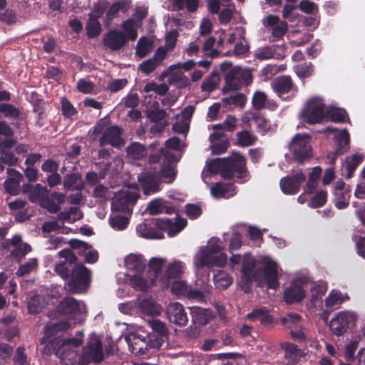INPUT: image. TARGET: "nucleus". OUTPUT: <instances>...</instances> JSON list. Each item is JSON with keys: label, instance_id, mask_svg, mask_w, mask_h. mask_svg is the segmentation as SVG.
I'll return each instance as SVG.
<instances>
[{"label": "nucleus", "instance_id": "nucleus-12", "mask_svg": "<svg viewBox=\"0 0 365 365\" xmlns=\"http://www.w3.org/2000/svg\"><path fill=\"white\" fill-rule=\"evenodd\" d=\"M356 320V315L349 312H341L329 323L330 329L336 336L343 335Z\"/></svg>", "mask_w": 365, "mask_h": 365}, {"label": "nucleus", "instance_id": "nucleus-50", "mask_svg": "<svg viewBox=\"0 0 365 365\" xmlns=\"http://www.w3.org/2000/svg\"><path fill=\"white\" fill-rule=\"evenodd\" d=\"M268 102L267 96L264 92L256 91L252 97V103L253 108L256 110H261L266 108Z\"/></svg>", "mask_w": 365, "mask_h": 365}, {"label": "nucleus", "instance_id": "nucleus-8", "mask_svg": "<svg viewBox=\"0 0 365 365\" xmlns=\"http://www.w3.org/2000/svg\"><path fill=\"white\" fill-rule=\"evenodd\" d=\"M81 365H88L91 362H101L103 359V346L101 339L96 334H91L86 345L83 347Z\"/></svg>", "mask_w": 365, "mask_h": 365}, {"label": "nucleus", "instance_id": "nucleus-38", "mask_svg": "<svg viewBox=\"0 0 365 365\" xmlns=\"http://www.w3.org/2000/svg\"><path fill=\"white\" fill-rule=\"evenodd\" d=\"M363 160L364 156L357 153L346 158V179L352 178L356 168L362 163Z\"/></svg>", "mask_w": 365, "mask_h": 365}, {"label": "nucleus", "instance_id": "nucleus-60", "mask_svg": "<svg viewBox=\"0 0 365 365\" xmlns=\"http://www.w3.org/2000/svg\"><path fill=\"white\" fill-rule=\"evenodd\" d=\"M346 115V111L341 108H333L328 111V115L335 123H344Z\"/></svg>", "mask_w": 365, "mask_h": 365}, {"label": "nucleus", "instance_id": "nucleus-3", "mask_svg": "<svg viewBox=\"0 0 365 365\" xmlns=\"http://www.w3.org/2000/svg\"><path fill=\"white\" fill-rule=\"evenodd\" d=\"M91 133L93 140L97 135L101 134L98 139L101 147L110 145L115 148H120L125 144V140L123 138V128L118 125L107 126L103 120L95 125Z\"/></svg>", "mask_w": 365, "mask_h": 365}, {"label": "nucleus", "instance_id": "nucleus-16", "mask_svg": "<svg viewBox=\"0 0 365 365\" xmlns=\"http://www.w3.org/2000/svg\"><path fill=\"white\" fill-rule=\"evenodd\" d=\"M259 279L263 278L268 289H277L279 287L277 263L272 260L266 262L263 268H259Z\"/></svg>", "mask_w": 365, "mask_h": 365}, {"label": "nucleus", "instance_id": "nucleus-58", "mask_svg": "<svg viewBox=\"0 0 365 365\" xmlns=\"http://www.w3.org/2000/svg\"><path fill=\"white\" fill-rule=\"evenodd\" d=\"M38 265L37 260L36 259H30L24 264H21L17 270L16 274L20 277H24L29 274L32 270H34Z\"/></svg>", "mask_w": 365, "mask_h": 365}, {"label": "nucleus", "instance_id": "nucleus-63", "mask_svg": "<svg viewBox=\"0 0 365 365\" xmlns=\"http://www.w3.org/2000/svg\"><path fill=\"white\" fill-rule=\"evenodd\" d=\"M189 285L184 281H175L171 286V291L173 294L179 296H185Z\"/></svg>", "mask_w": 365, "mask_h": 365}, {"label": "nucleus", "instance_id": "nucleus-37", "mask_svg": "<svg viewBox=\"0 0 365 365\" xmlns=\"http://www.w3.org/2000/svg\"><path fill=\"white\" fill-rule=\"evenodd\" d=\"M215 44L216 38L214 36H210L205 40L202 46V51L204 52L205 56L209 57L211 59H214L220 56V51L217 47H214Z\"/></svg>", "mask_w": 365, "mask_h": 365}, {"label": "nucleus", "instance_id": "nucleus-31", "mask_svg": "<svg viewBox=\"0 0 365 365\" xmlns=\"http://www.w3.org/2000/svg\"><path fill=\"white\" fill-rule=\"evenodd\" d=\"M83 183L81 175L78 173L67 174L64 177L63 187L68 190H81L83 189Z\"/></svg>", "mask_w": 365, "mask_h": 365}, {"label": "nucleus", "instance_id": "nucleus-42", "mask_svg": "<svg viewBox=\"0 0 365 365\" xmlns=\"http://www.w3.org/2000/svg\"><path fill=\"white\" fill-rule=\"evenodd\" d=\"M236 127L237 118L235 115H228L222 123L214 125L213 129L232 132L235 130Z\"/></svg>", "mask_w": 365, "mask_h": 365}, {"label": "nucleus", "instance_id": "nucleus-62", "mask_svg": "<svg viewBox=\"0 0 365 365\" xmlns=\"http://www.w3.org/2000/svg\"><path fill=\"white\" fill-rule=\"evenodd\" d=\"M158 66V63L153 58H150L142 62L139 65V70L141 72L149 75L153 72Z\"/></svg>", "mask_w": 365, "mask_h": 365}, {"label": "nucleus", "instance_id": "nucleus-6", "mask_svg": "<svg viewBox=\"0 0 365 365\" xmlns=\"http://www.w3.org/2000/svg\"><path fill=\"white\" fill-rule=\"evenodd\" d=\"M310 137L307 134H296L289 145V149L294 160L303 163L312 155Z\"/></svg>", "mask_w": 365, "mask_h": 365}, {"label": "nucleus", "instance_id": "nucleus-19", "mask_svg": "<svg viewBox=\"0 0 365 365\" xmlns=\"http://www.w3.org/2000/svg\"><path fill=\"white\" fill-rule=\"evenodd\" d=\"M305 296L306 292L301 282L298 280H294L284 290L283 299L286 304H292L302 302Z\"/></svg>", "mask_w": 365, "mask_h": 365}, {"label": "nucleus", "instance_id": "nucleus-30", "mask_svg": "<svg viewBox=\"0 0 365 365\" xmlns=\"http://www.w3.org/2000/svg\"><path fill=\"white\" fill-rule=\"evenodd\" d=\"M213 256L202 247L194 257V263L197 268L200 269L205 267H212Z\"/></svg>", "mask_w": 365, "mask_h": 365}, {"label": "nucleus", "instance_id": "nucleus-35", "mask_svg": "<svg viewBox=\"0 0 365 365\" xmlns=\"http://www.w3.org/2000/svg\"><path fill=\"white\" fill-rule=\"evenodd\" d=\"M165 259L162 258L153 257L149 262L148 272L150 274L151 282L153 283L162 272Z\"/></svg>", "mask_w": 365, "mask_h": 365}, {"label": "nucleus", "instance_id": "nucleus-36", "mask_svg": "<svg viewBox=\"0 0 365 365\" xmlns=\"http://www.w3.org/2000/svg\"><path fill=\"white\" fill-rule=\"evenodd\" d=\"M86 34L90 38H94L100 35L101 26L94 14H89V19L86 24Z\"/></svg>", "mask_w": 365, "mask_h": 365}, {"label": "nucleus", "instance_id": "nucleus-13", "mask_svg": "<svg viewBox=\"0 0 365 365\" xmlns=\"http://www.w3.org/2000/svg\"><path fill=\"white\" fill-rule=\"evenodd\" d=\"M138 180L146 195L156 193L160 190L161 180L155 171L143 172L138 175Z\"/></svg>", "mask_w": 365, "mask_h": 365}, {"label": "nucleus", "instance_id": "nucleus-11", "mask_svg": "<svg viewBox=\"0 0 365 365\" xmlns=\"http://www.w3.org/2000/svg\"><path fill=\"white\" fill-rule=\"evenodd\" d=\"M90 277L89 270L83 264L74 265L71 270V279L68 283L70 290L74 293L79 292L82 287L89 282Z\"/></svg>", "mask_w": 365, "mask_h": 365}, {"label": "nucleus", "instance_id": "nucleus-21", "mask_svg": "<svg viewBox=\"0 0 365 365\" xmlns=\"http://www.w3.org/2000/svg\"><path fill=\"white\" fill-rule=\"evenodd\" d=\"M167 315L170 322L180 327L185 326L188 317L184 307L178 303H170L167 308Z\"/></svg>", "mask_w": 365, "mask_h": 365}, {"label": "nucleus", "instance_id": "nucleus-15", "mask_svg": "<svg viewBox=\"0 0 365 365\" xmlns=\"http://www.w3.org/2000/svg\"><path fill=\"white\" fill-rule=\"evenodd\" d=\"M128 38L125 34L118 29H113L107 32L103 38V44L110 51H116L126 46Z\"/></svg>", "mask_w": 365, "mask_h": 365}, {"label": "nucleus", "instance_id": "nucleus-20", "mask_svg": "<svg viewBox=\"0 0 365 365\" xmlns=\"http://www.w3.org/2000/svg\"><path fill=\"white\" fill-rule=\"evenodd\" d=\"M6 173L8 177L4 182L5 192L11 195H17L21 191L20 183L23 181L24 176L13 168H8Z\"/></svg>", "mask_w": 365, "mask_h": 365}, {"label": "nucleus", "instance_id": "nucleus-61", "mask_svg": "<svg viewBox=\"0 0 365 365\" xmlns=\"http://www.w3.org/2000/svg\"><path fill=\"white\" fill-rule=\"evenodd\" d=\"M272 50V46L259 48L255 51V58L260 61L273 58Z\"/></svg>", "mask_w": 365, "mask_h": 365}, {"label": "nucleus", "instance_id": "nucleus-34", "mask_svg": "<svg viewBox=\"0 0 365 365\" xmlns=\"http://www.w3.org/2000/svg\"><path fill=\"white\" fill-rule=\"evenodd\" d=\"M236 137V145L242 148L254 145L257 141V137L247 130L237 132Z\"/></svg>", "mask_w": 365, "mask_h": 365}, {"label": "nucleus", "instance_id": "nucleus-29", "mask_svg": "<svg viewBox=\"0 0 365 365\" xmlns=\"http://www.w3.org/2000/svg\"><path fill=\"white\" fill-rule=\"evenodd\" d=\"M130 0H118L113 2L106 13L107 20L112 21L117 17L119 11L126 13L130 8Z\"/></svg>", "mask_w": 365, "mask_h": 365}, {"label": "nucleus", "instance_id": "nucleus-59", "mask_svg": "<svg viewBox=\"0 0 365 365\" xmlns=\"http://www.w3.org/2000/svg\"><path fill=\"white\" fill-rule=\"evenodd\" d=\"M229 186H232V185H223L220 182H216L215 185L211 187V194L215 198L225 197L228 192Z\"/></svg>", "mask_w": 365, "mask_h": 365}, {"label": "nucleus", "instance_id": "nucleus-40", "mask_svg": "<svg viewBox=\"0 0 365 365\" xmlns=\"http://www.w3.org/2000/svg\"><path fill=\"white\" fill-rule=\"evenodd\" d=\"M220 82V77L217 73L212 72L207 76L201 85V90L205 92H212L217 88Z\"/></svg>", "mask_w": 365, "mask_h": 365}, {"label": "nucleus", "instance_id": "nucleus-48", "mask_svg": "<svg viewBox=\"0 0 365 365\" xmlns=\"http://www.w3.org/2000/svg\"><path fill=\"white\" fill-rule=\"evenodd\" d=\"M225 158H215L207 163V171L212 175L220 173L223 178Z\"/></svg>", "mask_w": 365, "mask_h": 365}, {"label": "nucleus", "instance_id": "nucleus-4", "mask_svg": "<svg viewBox=\"0 0 365 365\" xmlns=\"http://www.w3.org/2000/svg\"><path fill=\"white\" fill-rule=\"evenodd\" d=\"M253 76L250 69H242L235 66L230 70L225 76V86L222 88L223 93L240 90L242 86L252 83Z\"/></svg>", "mask_w": 365, "mask_h": 365}, {"label": "nucleus", "instance_id": "nucleus-44", "mask_svg": "<svg viewBox=\"0 0 365 365\" xmlns=\"http://www.w3.org/2000/svg\"><path fill=\"white\" fill-rule=\"evenodd\" d=\"M327 200V192L325 190H320L311 198L308 203L309 207L312 208H319L323 207Z\"/></svg>", "mask_w": 365, "mask_h": 365}, {"label": "nucleus", "instance_id": "nucleus-41", "mask_svg": "<svg viewBox=\"0 0 365 365\" xmlns=\"http://www.w3.org/2000/svg\"><path fill=\"white\" fill-rule=\"evenodd\" d=\"M123 32L125 34L128 38V41H135L138 37V32L135 28V22L133 19H128L123 21L122 24Z\"/></svg>", "mask_w": 365, "mask_h": 365}, {"label": "nucleus", "instance_id": "nucleus-10", "mask_svg": "<svg viewBox=\"0 0 365 365\" xmlns=\"http://www.w3.org/2000/svg\"><path fill=\"white\" fill-rule=\"evenodd\" d=\"M223 179L231 180L235 175L239 179L246 176V158L241 154L235 155L232 158H225Z\"/></svg>", "mask_w": 365, "mask_h": 365}, {"label": "nucleus", "instance_id": "nucleus-27", "mask_svg": "<svg viewBox=\"0 0 365 365\" xmlns=\"http://www.w3.org/2000/svg\"><path fill=\"white\" fill-rule=\"evenodd\" d=\"M71 327V324L68 322L62 320L59 322H56L54 323L48 324L44 327L45 335L43 337V342L47 341L45 340L46 336L48 338L50 336H54L58 334V332L66 331Z\"/></svg>", "mask_w": 365, "mask_h": 365}, {"label": "nucleus", "instance_id": "nucleus-18", "mask_svg": "<svg viewBox=\"0 0 365 365\" xmlns=\"http://www.w3.org/2000/svg\"><path fill=\"white\" fill-rule=\"evenodd\" d=\"M306 180L302 172L297 173L292 176H286L280 180V187L286 195H295L299 190L301 185Z\"/></svg>", "mask_w": 365, "mask_h": 365}, {"label": "nucleus", "instance_id": "nucleus-7", "mask_svg": "<svg viewBox=\"0 0 365 365\" xmlns=\"http://www.w3.org/2000/svg\"><path fill=\"white\" fill-rule=\"evenodd\" d=\"M256 261L252 258H245L242 264V276L240 281V286L245 293L252 291L254 281L259 280V268L255 269Z\"/></svg>", "mask_w": 365, "mask_h": 365}, {"label": "nucleus", "instance_id": "nucleus-17", "mask_svg": "<svg viewBox=\"0 0 365 365\" xmlns=\"http://www.w3.org/2000/svg\"><path fill=\"white\" fill-rule=\"evenodd\" d=\"M272 87L277 96L282 100H288L293 96L292 91L294 84L289 76H282L277 78L272 83Z\"/></svg>", "mask_w": 365, "mask_h": 365}, {"label": "nucleus", "instance_id": "nucleus-39", "mask_svg": "<svg viewBox=\"0 0 365 365\" xmlns=\"http://www.w3.org/2000/svg\"><path fill=\"white\" fill-rule=\"evenodd\" d=\"M214 282L217 288L227 289L232 283V277L225 271H218L214 274Z\"/></svg>", "mask_w": 365, "mask_h": 365}, {"label": "nucleus", "instance_id": "nucleus-47", "mask_svg": "<svg viewBox=\"0 0 365 365\" xmlns=\"http://www.w3.org/2000/svg\"><path fill=\"white\" fill-rule=\"evenodd\" d=\"M0 112L6 117L11 119H17L20 115V110L10 103H1Z\"/></svg>", "mask_w": 365, "mask_h": 365}, {"label": "nucleus", "instance_id": "nucleus-1", "mask_svg": "<svg viewBox=\"0 0 365 365\" xmlns=\"http://www.w3.org/2000/svg\"><path fill=\"white\" fill-rule=\"evenodd\" d=\"M187 224L185 218L176 217L174 220L168 217L152 219L136 227L139 236L146 239L161 240L164 238L162 231H165L168 237H173L181 232Z\"/></svg>", "mask_w": 365, "mask_h": 365}, {"label": "nucleus", "instance_id": "nucleus-64", "mask_svg": "<svg viewBox=\"0 0 365 365\" xmlns=\"http://www.w3.org/2000/svg\"><path fill=\"white\" fill-rule=\"evenodd\" d=\"M24 351V348L21 346L16 349V352L13 358L14 363L16 365H29L27 356Z\"/></svg>", "mask_w": 365, "mask_h": 365}, {"label": "nucleus", "instance_id": "nucleus-32", "mask_svg": "<svg viewBox=\"0 0 365 365\" xmlns=\"http://www.w3.org/2000/svg\"><path fill=\"white\" fill-rule=\"evenodd\" d=\"M128 156L133 160H141L148 155L146 148L138 142L132 143L126 148Z\"/></svg>", "mask_w": 365, "mask_h": 365}, {"label": "nucleus", "instance_id": "nucleus-56", "mask_svg": "<svg viewBox=\"0 0 365 365\" xmlns=\"http://www.w3.org/2000/svg\"><path fill=\"white\" fill-rule=\"evenodd\" d=\"M335 202L334 205L339 210H342L349 206V198L350 197L349 192H334Z\"/></svg>", "mask_w": 365, "mask_h": 365}, {"label": "nucleus", "instance_id": "nucleus-54", "mask_svg": "<svg viewBox=\"0 0 365 365\" xmlns=\"http://www.w3.org/2000/svg\"><path fill=\"white\" fill-rule=\"evenodd\" d=\"M288 24L286 21H281L279 24L272 28V36L273 39L271 41H276L282 38L287 32Z\"/></svg>", "mask_w": 365, "mask_h": 365}, {"label": "nucleus", "instance_id": "nucleus-51", "mask_svg": "<svg viewBox=\"0 0 365 365\" xmlns=\"http://www.w3.org/2000/svg\"><path fill=\"white\" fill-rule=\"evenodd\" d=\"M129 222L127 217L123 215H114L109 220L110 225L115 230H123L126 228Z\"/></svg>", "mask_w": 365, "mask_h": 365}, {"label": "nucleus", "instance_id": "nucleus-57", "mask_svg": "<svg viewBox=\"0 0 365 365\" xmlns=\"http://www.w3.org/2000/svg\"><path fill=\"white\" fill-rule=\"evenodd\" d=\"M147 118L150 120L151 122L153 123H160L163 122L165 120V117L167 115V113L164 109H154L149 110L146 113Z\"/></svg>", "mask_w": 365, "mask_h": 365}, {"label": "nucleus", "instance_id": "nucleus-53", "mask_svg": "<svg viewBox=\"0 0 365 365\" xmlns=\"http://www.w3.org/2000/svg\"><path fill=\"white\" fill-rule=\"evenodd\" d=\"M55 272L63 279L68 280L71 277V266L66 262H61L56 264L54 268Z\"/></svg>", "mask_w": 365, "mask_h": 365}, {"label": "nucleus", "instance_id": "nucleus-55", "mask_svg": "<svg viewBox=\"0 0 365 365\" xmlns=\"http://www.w3.org/2000/svg\"><path fill=\"white\" fill-rule=\"evenodd\" d=\"M158 174L160 179L163 178L168 182H173L176 178L177 171L173 167L167 165L162 168Z\"/></svg>", "mask_w": 365, "mask_h": 365}, {"label": "nucleus", "instance_id": "nucleus-33", "mask_svg": "<svg viewBox=\"0 0 365 365\" xmlns=\"http://www.w3.org/2000/svg\"><path fill=\"white\" fill-rule=\"evenodd\" d=\"M246 101L247 97L242 93H237L222 99L223 106L227 109H231L232 107L242 108L245 106Z\"/></svg>", "mask_w": 365, "mask_h": 365}, {"label": "nucleus", "instance_id": "nucleus-14", "mask_svg": "<svg viewBox=\"0 0 365 365\" xmlns=\"http://www.w3.org/2000/svg\"><path fill=\"white\" fill-rule=\"evenodd\" d=\"M85 307L71 297H64L56 307L58 313L75 319L84 312Z\"/></svg>", "mask_w": 365, "mask_h": 365}, {"label": "nucleus", "instance_id": "nucleus-52", "mask_svg": "<svg viewBox=\"0 0 365 365\" xmlns=\"http://www.w3.org/2000/svg\"><path fill=\"white\" fill-rule=\"evenodd\" d=\"M327 287L323 284H315L311 288L310 290V302L312 304H315L320 300L322 296L326 293Z\"/></svg>", "mask_w": 365, "mask_h": 365}, {"label": "nucleus", "instance_id": "nucleus-25", "mask_svg": "<svg viewBox=\"0 0 365 365\" xmlns=\"http://www.w3.org/2000/svg\"><path fill=\"white\" fill-rule=\"evenodd\" d=\"M281 347L284 351V357L289 364H297L303 356L302 351L294 344L284 342L281 344Z\"/></svg>", "mask_w": 365, "mask_h": 365}, {"label": "nucleus", "instance_id": "nucleus-9", "mask_svg": "<svg viewBox=\"0 0 365 365\" xmlns=\"http://www.w3.org/2000/svg\"><path fill=\"white\" fill-rule=\"evenodd\" d=\"M139 198L137 190H122L116 192L113 198L111 208L118 212H130Z\"/></svg>", "mask_w": 365, "mask_h": 365}, {"label": "nucleus", "instance_id": "nucleus-26", "mask_svg": "<svg viewBox=\"0 0 365 365\" xmlns=\"http://www.w3.org/2000/svg\"><path fill=\"white\" fill-rule=\"evenodd\" d=\"M142 255H130L125 260V266L129 271L141 274L144 272L146 263Z\"/></svg>", "mask_w": 365, "mask_h": 365}, {"label": "nucleus", "instance_id": "nucleus-28", "mask_svg": "<svg viewBox=\"0 0 365 365\" xmlns=\"http://www.w3.org/2000/svg\"><path fill=\"white\" fill-rule=\"evenodd\" d=\"M336 148L334 151L336 157L344 154L349 149L350 136L346 129L339 132L336 136Z\"/></svg>", "mask_w": 365, "mask_h": 365}, {"label": "nucleus", "instance_id": "nucleus-46", "mask_svg": "<svg viewBox=\"0 0 365 365\" xmlns=\"http://www.w3.org/2000/svg\"><path fill=\"white\" fill-rule=\"evenodd\" d=\"M151 44L147 37H141L137 43L135 53L140 58H144L150 51Z\"/></svg>", "mask_w": 365, "mask_h": 365}, {"label": "nucleus", "instance_id": "nucleus-2", "mask_svg": "<svg viewBox=\"0 0 365 365\" xmlns=\"http://www.w3.org/2000/svg\"><path fill=\"white\" fill-rule=\"evenodd\" d=\"M76 336L63 340L51 339L47 342L44 350L49 354L53 353L63 365H75L79 358L78 348L83 344V333L78 331Z\"/></svg>", "mask_w": 365, "mask_h": 365}, {"label": "nucleus", "instance_id": "nucleus-5", "mask_svg": "<svg viewBox=\"0 0 365 365\" xmlns=\"http://www.w3.org/2000/svg\"><path fill=\"white\" fill-rule=\"evenodd\" d=\"M325 104L324 100L318 96L309 98L301 111L302 119L309 125L322 122L324 118Z\"/></svg>", "mask_w": 365, "mask_h": 365}, {"label": "nucleus", "instance_id": "nucleus-45", "mask_svg": "<svg viewBox=\"0 0 365 365\" xmlns=\"http://www.w3.org/2000/svg\"><path fill=\"white\" fill-rule=\"evenodd\" d=\"M130 284L135 289L142 292H147L150 289L148 280L138 274L133 275L130 277Z\"/></svg>", "mask_w": 365, "mask_h": 365}, {"label": "nucleus", "instance_id": "nucleus-24", "mask_svg": "<svg viewBox=\"0 0 365 365\" xmlns=\"http://www.w3.org/2000/svg\"><path fill=\"white\" fill-rule=\"evenodd\" d=\"M183 269L184 265L181 262L175 261L169 264L161 279L163 284L168 286L171 279L180 278L183 273Z\"/></svg>", "mask_w": 365, "mask_h": 365}, {"label": "nucleus", "instance_id": "nucleus-23", "mask_svg": "<svg viewBox=\"0 0 365 365\" xmlns=\"http://www.w3.org/2000/svg\"><path fill=\"white\" fill-rule=\"evenodd\" d=\"M190 314L192 322L197 326H205L214 318L212 310L199 307L190 308Z\"/></svg>", "mask_w": 365, "mask_h": 365}, {"label": "nucleus", "instance_id": "nucleus-49", "mask_svg": "<svg viewBox=\"0 0 365 365\" xmlns=\"http://www.w3.org/2000/svg\"><path fill=\"white\" fill-rule=\"evenodd\" d=\"M252 119L257 128L262 134H265L270 128L269 120L259 113H254Z\"/></svg>", "mask_w": 365, "mask_h": 365}, {"label": "nucleus", "instance_id": "nucleus-43", "mask_svg": "<svg viewBox=\"0 0 365 365\" xmlns=\"http://www.w3.org/2000/svg\"><path fill=\"white\" fill-rule=\"evenodd\" d=\"M61 108L62 115L68 118H72L78 113L77 109L73 106L71 102L66 97L61 99Z\"/></svg>", "mask_w": 365, "mask_h": 365}, {"label": "nucleus", "instance_id": "nucleus-22", "mask_svg": "<svg viewBox=\"0 0 365 365\" xmlns=\"http://www.w3.org/2000/svg\"><path fill=\"white\" fill-rule=\"evenodd\" d=\"M66 200V195L58 192H53L49 195L42 198L41 206L48 212L54 214L61 210L60 205L63 204Z\"/></svg>", "mask_w": 365, "mask_h": 365}]
</instances>
